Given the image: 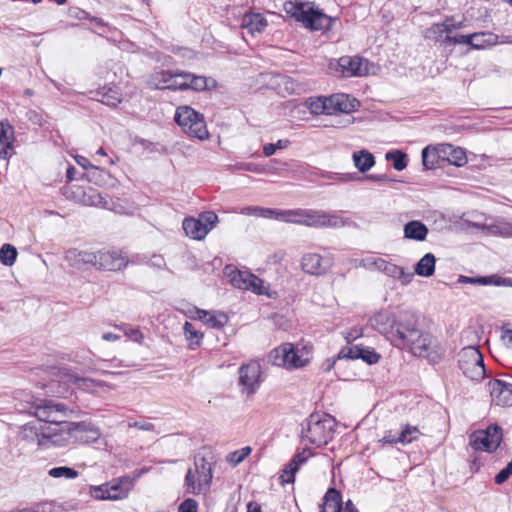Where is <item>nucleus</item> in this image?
Listing matches in <instances>:
<instances>
[{
	"instance_id": "473e14b6",
	"label": "nucleus",
	"mask_w": 512,
	"mask_h": 512,
	"mask_svg": "<svg viewBox=\"0 0 512 512\" xmlns=\"http://www.w3.org/2000/svg\"><path fill=\"white\" fill-rule=\"evenodd\" d=\"M343 505L342 494L336 488H329L324 497L321 512H340Z\"/></svg>"
},
{
	"instance_id": "4468645a",
	"label": "nucleus",
	"mask_w": 512,
	"mask_h": 512,
	"mask_svg": "<svg viewBox=\"0 0 512 512\" xmlns=\"http://www.w3.org/2000/svg\"><path fill=\"white\" fill-rule=\"evenodd\" d=\"M302 216L301 225L308 227L339 228L346 224V221L342 217L321 210L303 209Z\"/></svg>"
},
{
	"instance_id": "a19ab883",
	"label": "nucleus",
	"mask_w": 512,
	"mask_h": 512,
	"mask_svg": "<svg viewBox=\"0 0 512 512\" xmlns=\"http://www.w3.org/2000/svg\"><path fill=\"white\" fill-rule=\"evenodd\" d=\"M302 213V208L286 210L279 209L277 220L285 223L301 225V221L303 219Z\"/></svg>"
},
{
	"instance_id": "bf43d9fd",
	"label": "nucleus",
	"mask_w": 512,
	"mask_h": 512,
	"mask_svg": "<svg viewBox=\"0 0 512 512\" xmlns=\"http://www.w3.org/2000/svg\"><path fill=\"white\" fill-rule=\"evenodd\" d=\"M178 510H179V512H198L197 501L192 498L185 499L179 505Z\"/></svg>"
},
{
	"instance_id": "8fccbe9b",
	"label": "nucleus",
	"mask_w": 512,
	"mask_h": 512,
	"mask_svg": "<svg viewBox=\"0 0 512 512\" xmlns=\"http://www.w3.org/2000/svg\"><path fill=\"white\" fill-rule=\"evenodd\" d=\"M361 345L345 346L340 349L337 354V359H359V352H361Z\"/></svg>"
},
{
	"instance_id": "dca6fc26",
	"label": "nucleus",
	"mask_w": 512,
	"mask_h": 512,
	"mask_svg": "<svg viewBox=\"0 0 512 512\" xmlns=\"http://www.w3.org/2000/svg\"><path fill=\"white\" fill-rule=\"evenodd\" d=\"M72 443H93L100 438V430L90 421L68 422Z\"/></svg>"
},
{
	"instance_id": "6e6d98bb",
	"label": "nucleus",
	"mask_w": 512,
	"mask_h": 512,
	"mask_svg": "<svg viewBox=\"0 0 512 512\" xmlns=\"http://www.w3.org/2000/svg\"><path fill=\"white\" fill-rule=\"evenodd\" d=\"M468 280L470 282L480 283L483 285L493 284V285L500 286L505 283V279L498 277V276L481 277V278H477V279L469 278Z\"/></svg>"
},
{
	"instance_id": "13d9d810",
	"label": "nucleus",
	"mask_w": 512,
	"mask_h": 512,
	"mask_svg": "<svg viewBox=\"0 0 512 512\" xmlns=\"http://www.w3.org/2000/svg\"><path fill=\"white\" fill-rule=\"evenodd\" d=\"M362 336H363V329L359 328V327H353L343 333V337L348 344L352 343L353 341H355L356 339H358Z\"/></svg>"
},
{
	"instance_id": "c03bdc74",
	"label": "nucleus",
	"mask_w": 512,
	"mask_h": 512,
	"mask_svg": "<svg viewBox=\"0 0 512 512\" xmlns=\"http://www.w3.org/2000/svg\"><path fill=\"white\" fill-rule=\"evenodd\" d=\"M17 254V250L14 246L4 244L0 248V261L6 266H12L16 261Z\"/></svg>"
},
{
	"instance_id": "423d86ee",
	"label": "nucleus",
	"mask_w": 512,
	"mask_h": 512,
	"mask_svg": "<svg viewBox=\"0 0 512 512\" xmlns=\"http://www.w3.org/2000/svg\"><path fill=\"white\" fill-rule=\"evenodd\" d=\"M458 367L471 381L481 382L486 377L483 355L475 346H467L458 354Z\"/></svg>"
},
{
	"instance_id": "69168bd1",
	"label": "nucleus",
	"mask_w": 512,
	"mask_h": 512,
	"mask_svg": "<svg viewBox=\"0 0 512 512\" xmlns=\"http://www.w3.org/2000/svg\"><path fill=\"white\" fill-rule=\"evenodd\" d=\"M76 161H77V163H78L79 165H81V166H82L83 168H85V169L91 168V169H94V170H96V171H99V169H98L96 166L92 165V164L89 162V160H87L85 157H81V156H80V157H77V158H76ZM100 172H103V170H100Z\"/></svg>"
},
{
	"instance_id": "2f4dec72",
	"label": "nucleus",
	"mask_w": 512,
	"mask_h": 512,
	"mask_svg": "<svg viewBox=\"0 0 512 512\" xmlns=\"http://www.w3.org/2000/svg\"><path fill=\"white\" fill-rule=\"evenodd\" d=\"M475 35L471 44L472 50H485L498 43V35L490 31L474 32Z\"/></svg>"
},
{
	"instance_id": "58836bf2",
	"label": "nucleus",
	"mask_w": 512,
	"mask_h": 512,
	"mask_svg": "<svg viewBox=\"0 0 512 512\" xmlns=\"http://www.w3.org/2000/svg\"><path fill=\"white\" fill-rule=\"evenodd\" d=\"M183 330L189 349L195 350L201 346L204 334L198 331L192 323L185 322Z\"/></svg>"
},
{
	"instance_id": "5701e85b",
	"label": "nucleus",
	"mask_w": 512,
	"mask_h": 512,
	"mask_svg": "<svg viewBox=\"0 0 512 512\" xmlns=\"http://www.w3.org/2000/svg\"><path fill=\"white\" fill-rule=\"evenodd\" d=\"M306 437L309 442L320 447L326 445L333 437V431L326 421H311L308 425Z\"/></svg>"
},
{
	"instance_id": "a211bd4d",
	"label": "nucleus",
	"mask_w": 512,
	"mask_h": 512,
	"mask_svg": "<svg viewBox=\"0 0 512 512\" xmlns=\"http://www.w3.org/2000/svg\"><path fill=\"white\" fill-rule=\"evenodd\" d=\"M492 401L501 407L512 405V377L510 380L493 379L488 382Z\"/></svg>"
},
{
	"instance_id": "bb28decb",
	"label": "nucleus",
	"mask_w": 512,
	"mask_h": 512,
	"mask_svg": "<svg viewBox=\"0 0 512 512\" xmlns=\"http://www.w3.org/2000/svg\"><path fill=\"white\" fill-rule=\"evenodd\" d=\"M268 26L267 19L261 13H245L241 18L240 27L246 29L252 36L262 33Z\"/></svg>"
},
{
	"instance_id": "e2e57ef3",
	"label": "nucleus",
	"mask_w": 512,
	"mask_h": 512,
	"mask_svg": "<svg viewBox=\"0 0 512 512\" xmlns=\"http://www.w3.org/2000/svg\"><path fill=\"white\" fill-rule=\"evenodd\" d=\"M125 335L129 338H132L134 341L141 342L143 339V334L138 328H127L124 329Z\"/></svg>"
},
{
	"instance_id": "f704fd0d",
	"label": "nucleus",
	"mask_w": 512,
	"mask_h": 512,
	"mask_svg": "<svg viewBox=\"0 0 512 512\" xmlns=\"http://www.w3.org/2000/svg\"><path fill=\"white\" fill-rule=\"evenodd\" d=\"M355 167L362 173L367 172L375 165V157L368 150L354 152L352 155Z\"/></svg>"
},
{
	"instance_id": "b1692460",
	"label": "nucleus",
	"mask_w": 512,
	"mask_h": 512,
	"mask_svg": "<svg viewBox=\"0 0 512 512\" xmlns=\"http://www.w3.org/2000/svg\"><path fill=\"white\" fill-rule=\"evenodd\" d=\"M14 128L8 120L0 121V159L8 160L13 153Z\"/></svg>"
},
{
	"instance_id": "ea45409f",
	"label": "nucleus",
	"mask_w": 512,
	"mask_h": 512,
	"mask_svg": "<svg viewBox=\"0 0 512 512\" xmlns=\"http://www.w3.org/2000/svg\"><path fill=\"white\" fill-rule=\"evenodd\" d=\"M278 211L279 209L264 208L260 206H247L242 209L241 213L245 215H253L256 217L277 220Z\"/></svg>"
},
{
	"instance_id": "0e129e2a",
	"label": "nucleus",
	"mask_w": 512,
	"mask_h": 512,
	"mask_svg": "<svg viewBox=\"0 0 512 512\" xmlns=\"http://www.w3.org/2000/svg\"><path fill=\"white\" fill-rule=\"evenodd\" d=\"M499 233L505 237H512V223H502L498 226Z\"/></svg>"
},
{
	"instance_id": "052dcab7",
	"label": "nucleus",
	"mask_w": 512,
	"mask_h": 512,
	"mask_svg": "<svg viewBox=\"0 0 512 512\" xmlns=\"http://www.w3.org/2000/svg\"><path fill=\"white\" fill-rule=\"evenodd\" d=\"M90 494L93 498L97 500H105L102 497H99L100 495H106L108 494V488L107 483L99 485V486H91L90 487Z\"/></svg>"
},
{
	"instance_id": "f03ea898",
	"label": "nucleus",
	"mask_w": 512,
	"mask_h": 512,
	"mask_svg": "<svg viewBox=\"0 0 512 512\" xmlns=\"http://www.w3.org/2000/svg\"><path fill=\"white\" fill-rule=\"evenodd\" d=\"M283 10L288 17L311 31H328L337 20L309 1L287 0L283 4Z\"/></svg>"
},
{
	"instance_id": "7c9ffc66",
	"label": "nucleus",
	"mask_w": 512,
	"mask_h": 512,
	"mask_svg": "<svg viewBox=\"0 0 512 512\" xmlns=\"http://www.w3.org/2000/svg\"><path fill=\"white\" fill-rule=\"evenodd\" d=\"M182 227L186 235L194 240H203L209 233L205 224H202L198 218L194 217L185 218Z\"/></svg>"
},
{
	"instance_id": "e433bc0d",
	"label": "nucleus",
	"mask_w": 512,
	"mask_h": 512,
	"mask_svg": "<svg viewBox=\"0 0 512 512\" xmlns=\"http://www.w3.org/2000/svg\"><path fill=\"white\" fill-rule=\"evenodd\" d=\"M435 263V256L432 253H427L416 264L415 273L423 277L432 276L435 271Z\"/></svg>"
},
{
	"instance_id": "6ab92c4d",
	"label": "nucleus",
	"mask_w": 512,
	"mask_h": 512,
	"mask_svg": "<svg viewBox=\"0 0 512 512\" xmlns=\"http://www.w3.org/2000/svg\"><path fill=\"white\" fill-rule=\"evenodd\" d=\"M148 86L157 90H178V70H157L148 79Z\"/></svg>"
},
{
	"instance_id": "37998d69",
	"label": "nucleus",
	"mask_w": 512,
	"mask_h": 512,
	"mask_svg": "<svg viewBox=\"0 0 512 512\" xmlns=\"http://www.w3.org/2000/svg\"><path fill=\"white\" fill-rule=\"evenodd\" d=\"M252 452V448L250 446L242 447L241 449L230 452L226 456V461L231 466L235 467L240 464L245 458H247Z\"/></svg>"
},
{
	"instance_id": "1a4fd4ad",
	"label": "nucleus",
	"mask_w": 512,
	"mask_h": 512,
	"mask_svg": "<svg viewBox=\"0 0 512 512\" xmlns=\"http://www.w3.org/2000/svg\"><path fill=\"white\" fill-rule=\"evenodd\" d=\"M67 198L85 206L109 208V201L98 189L90 185L70 184L64 188Z\"/></svg>"
},
{
	"instance_id": "cd10ccee",
	"label": "nucleus",
	"mask_w": 512,
	"mask_h": 512,
	"mask_svg": "<svg viewBox=\"0 0 512 512\" xmlns=\"http://www.w3.org/2000/svg\"><path fill=\"white\" fill-rule=\"evenodd\" d=\"M442 158L443 164L446 162L457 167H462L467 163L465 150L449 143H442Z\"/></svg>"
},
{
	"instance_id": "3c124183",
	"label": "nucleus",
	"mask_w": 512,
	"mask_h": 512,
	"mask_svg": "<svg viewBox=\"0 0 512 512\" xmlns=\"http://www.w3.org/2000/svg\"><path fill=\"white\" fill-rule=\"evenodd\" d=\"M199 221H201V223L205 224V227L208 229V232H210L217 224L218 222V216L215 212L213 211H205V212H202L200 215H199Z\"/></svg>"
},
{
	"instance_id": "6e6552de",
	"label": "nucleus",
	"mask_w": 512,
	"mask_h": 512,
	"mask_svg": "<svg viewBox=\"0 0 512 512\" xmlns=\"http://www.w3.org/2000/svg\"><path fill=\"white\" fill-rule=\"evenodd\" d=\"M213 478L212 466L205 458L195 461V469H189L185 476L186 491L198 495L209 488Z\"/></svg>"
},
{
	"instance_id": "2eb2a0df",
	"label": "nucleus",
	"mask_w": 512,
	"mask_h": 512,
	"mask_svg": "<svg viewBox=\"0 0 512 512\" xmlns=\"http://www.w3.org/2000/svg\"><path fill=\"white\" fill-rule=\"evenodd\" d=\"M217 81L214 78L198 75L192 72L178 70V90L204 92L215 89Z\"/></svg>"
},
{
	"instance_id": "4d7b16f0",
	"label": "nucleus",
	"mask_w": 512,
	"mask_h": 512,
	"mask_svg": "<svg viewBox=\"0 0 512 512\" xmlns=\"http://www.w3.org/2000/svg\"><path fill=\"white\" fill-rule=\"evenodd\" d=\"M510 476H512V461L509 462L505 468L499 471L495 476L494 481L496 484L501 485L505 483Z\"/></svg>"
},
{
	"instance_id": "a18cd8bd",
	"label": "nucleus",
	"mask_w": 512,
	"mask_h": 512,
	"mask_svg": "<svg viewBox=\"0 0 512 512\" xmlns=\"http://www.w3.org/2000/svg\"><path fill=\"white\" fill-rule=\"evenodd\" d=\"M48 474L53 478L65 477L67 479H75L78 477L79 472L70 467L59 466L50 469Z\"/></svg>"
},
{
	"instance_id": "20e7f679",
	"label": "nucleus",
	"mask_w": 512,
	"mask_h": 512,
	"mask_svg": "<svg viewBox=\"0 0 512 512\" xmlns=\"http://www.w3.org/2000/svg\"><path fill=\"white\" fill-rule=\"evenodd\" d=\"M35 436L37 445L41 449H48L51 447H66L72 443L71 434L67 423L51 427V426H40L37 429L35 426L26 425L23 428L24 438Z\"/></svg>"
},
{
	"instance_id": "680f3d73",
	"label": "nucleus",
	"mask_w": 512,
	"mask_h": 512,
	"mask_svg": "<svg viewBox=\"0 0 512 512\" xmlns=\"http://www.w3.org/2000/svg\"><path fill=\"white\" fill-rule=\"evenodd\" d=\"M382 444H390V445H396L400 444L398 440V436L392 434L391 431L385 432L384 436L379 440Z\"/></svg>"
},
{
	"instance_id": "de8ad7c7",
	"label": "nucleus",
	"mask_w": 512,
	"mask_h": 512,
	"mask_svg": "<svg viewBox=\"0 0 512 512\" xmlns=\"http://www.w3.org/2000/svg\"><path fill=\"white\" fill-rule=\"evenodd\" d=\"M361 352H359V359L363 360L367 364H376L381 359V355L375 351L374 348L365 347L361 345Z\"/></svg>"
},
{
	"instance_id": "ddd939ff",
	"label": "nucleus",
	"mask_w": 512,
	"mask_h": 512,
	"mask_svg": "<svg viewBox=\"0 0 512 512\" xmlns=\"http://www.w3.org/2000/svg\"><path fill=\"white\" fill-rule=\"evenodd\" d=\"M71 412L64 404L55 403L52 400L44 401L35 407V416L43 422L61 426L65 423V418Z\"/></svg>"
},
{
	"instance_id": "603ef678",
	"label": "nucleus",
	"mask_w": 512,
	"mask_h": 512,
	"mask_svg": "<svg viewBox=\"0 0 512 512\" xmlns=\"http://www.w3.org/2000/svg\"><path fill=\"white\" fill-rule=\"evenodd\" d=\"M75 384L81 389L96 392L98 387H102L103 384L99 381L90 378H76Z\"/></svg>"
},
{
	"instance_id": "c85d7f7f",
	"label": "nucleus",
	"mask_w": 512,
	"mask_h": 512,
	"mask_svg": "<svg viewBox=\"0 0 512 512\" xmlns=\"http://www.w3.org/2000/svg\"><path fill=\"white\" fill-rule=\"evenodd\" d=\"M95 98L110 107H116L122 102V93L116 85H104L95 92Z\"/></svg>"
},
{
	"instance_id": "5fc2aeb1",
	"label": "nucleus",
	"mask_w": 512,
	"mask_h": 512,
	"mask_svg": "<svg viewBox=\"0 0 512 512\" xmlns=\"http://www.w3.org/2000/svg\"><path fill=\"white\" fill-rule=\"evenodd\" d=\"M296 472H297V470H294V468L291 467L290 464H288L283 469V471L279 477L280 483L282 485L294 483Z\"/></svg>"
},
{
	"instance_id": "79ce46f5",
	"label": "nucleus",
	"mask_w": 512,
	"mask_h": 512,
	"mask_svg": "<svg viewBox=\"0 0 512 512\" xmlns=\"http://www.w3.org/2000/svg\"><path fill=\"white\" fill-rule=\"evenodd\" d=\"M307 107L313 114H327L328 115V99L327 96L310 98L307 101Z\"/></svg>"
},
{
	"instance_id": "338daca9",
	"label": "nucleus",
	"mask_w": 512,
	"mask_h": 512,
	"mask_svg": "<svg viewBox=\"0 0 512 512\" xmlns=\"http://www.w3.org/2000/svg\"><path fill=\"white\" fill-rule=\"evenodd\" d=\"M340 512H359L356 508V506L353 504L351 500H348L345 505L341 506Z\"/></svg>"
},
{
	"instance_id": "f8f14e48",
	"label": "nucleus",
	"mask_w": 512,
	"mask_h": 512,
	"mask_svg": "<svg viewBox=\"0 0 512 512\" xmlns=\"http://www.w3.org/2000/svg\"><path fill=\"white\" fill-rule=\"evenodd\" d=\"M128 264V255L121 249L111 247L97 251L98 270L116 272L125 269Z\"/></svg>"
},
{
	"instance_id": "a878e982",
	"label": "nucleus",
	"mask_w": 512,
	"mask_h": 512,
	"mask_svg": "<svg viewBox=\"0 0 512 512\" xmlns=\"http://www.w3.org/2000/svg\"><path fill=\"white\" fill-rule=\"evenodd\" d=\"M131 480L129 477H120L107 483L108 494L100 495L104 499L120 500L128 496L131 489Z\"/></svg>"
},
{
	"instance_id": "49530a36",
	"label": "nucleus",
	"mask_w": 512,
	"mask_h": 512,
	"mask_svg": "<svg viewBox=\"0 0 512 512\" xmlns=\"http://www.w3.org/2000/svg\"><path fill=\"white\" fill-rule=\"evenodd\" d=\"M313 456V452L309 448H304L302 451L297 452L292 460L290 461V466L294 468V470H299V468L305 464L309 458Z\"/></svg>"
},
{
	"instance_id": "39448f33",
	"label": "nucleus",
	"mask_w": 512,
	"mask_h": 512,
	"mask_svg": "<svg viewBox=\"0 0 512 512\" xmlns=\"http://www.w3.org/2000/svg\"><path fill=\"white\" fill-rule=\"evenodd\" d=\"M175 122L181 127L182 131L190 137L199 140L209 138V131L205 117L200 112L190 106H179L175 112Z\"/></svg>"
},
{
	"instance_id": "4be33fe9",
	"label": "nucleus",
	"mask_w": 512,
	"mask_h": 512,
	"mask_svg": "<svg viewBox=\"0 0 512 512\" xmlns=\"http://www.w3.org/2000/svg\"><path fill=\"white\" fill-rule=\"evenodd\" d=\"M332 266V259L318 253H306L301 259V267L305 273L322 275Z\"/></svg>"
},
{
	"instance_id": "f257e3e1",
	"label": "nucleus",
	"mask_w": 512,
	"mask_h": 512,
	"mask_svg": "<svg viewBox=\"0 0 512 512\" xmlns=\"http://www.w3.org/2000/svg\"><path fill=\"white\" fill-rule=\"evenodd\" d=\"M374 325L394 346L406 348L430 363H439L444 357L438 339L428 332L420 331L413 317L397 318L394 314L379 313L374 317Z\"/></svg>"
},
{
	"instance_id": "9d476101",
	"label": "nucleus",
	"mask_w": 512,
	"mask_h": 512,
	"mask_svg": "<svg viewBox=\"0 0 512 512\" xmlns=\"http://www.w3.org/2000/svg\"><path fill=\"white\" fill-rule=\"evenodd\" d=\"M227 275L230 283L235 288L248 290L257 295L272 297V294L269 292V287L265 286L264 280L251 272L231 269Z\"/></svg>"
},
{
	"instance_id": "4c0bfd02",
	"label": "nucleus",
	"mask_w": 512,
	"mask_h": 512,
	"mask_svg": "<svg viewBox=\"0 0 512 512\" xmlns=\"http://www.w3.org/2000/svg\"><path fill=\"white\" fill-rule=\"evenodd\" d=\"M422 436V433L418 426L411 425L409 423L401 425L398 440L400 444L407 445L414 441H417Z\"/></svg>"
},
{
	"instance_id": "f3484780",
	"label": "nucleus",
	"mask_w": 512,
	"mask_h": 512,
	"mask_svg": "<svg viewBox=\"0 0 512 512\" xmlns=\"http://www.w3.org/2000/svg\"><path fill=\"white\" fill-rule=\"evenodd\" d=\"M187 316L193 320L203 322L207 327L212 329H221L225 327L229 321L228 316L224 312L207 311L192 306L188 309Z\"/></svg>"
},
{
	"instance_id": "aec40b11",
	"label": "nucleus",
	"mask_w": 512,
	"mask_h": 512,
	"mask_svg": "<svg viewBox=\"0 0 512 512\" xmlns=\"http://www.w3.org/2000/svg\"><path fill=\"white\" fill-rule=\"evenodd\" d=\"M328 99V115L337 113L349 114L356 111L359 107V101L348 94L336 93L327 96Z\"/></svg>"
},
{
	"instance_id": "c9c22d12",
	"label": "nucleus",
	"mask_w": 512,
	"mask_h": 512,
	"mask_svg": "<svg viewBox=\"0 0 512 512\" xmlns=\"http://www.w3.org/2000/svg\"><path fill=\"white\" fill-rule=\"evenodd\" d=\"M450 34L448 19L432 24L425 32V38L435 42H445V37Z\"/></svg>"
},
{
	"instance_id": "0eeeda50",
	"label": "nucleus",
	"mask_w": 512,
	"mask_h": 512,
	"mask_svg": "<svg viewBox=\"0 0 512 512\" xmlns=\"http://www.w3.org/2000/svg\"><path fill=\"white\" fill-rule=\"evenodd\" d=\"M503 440V430L498 424H490L485 429H478L469 435V445L478 452L493 453Z\"/></svg>"
},
{
	"instance_id": "774afa93",
	"label": "nucleus",
	"mask_w": 512,
	"mask_h": 512,
	"mask_svg": "<svg viewBox=\"0 0 512 512\" xmlns=\"http://www.w3.org/2000/svg\"><path fill=\"white\" fill-rule=\"evenodd\" d=\"M276 152V147L272 143L265 144L263 146V153L265 156H272Z\"/></svg>"
},
{
	"instance_id": "864d4df0",
	"label": "nucleus",
	"mask_w": 512,
	"mask_h": 512,
	"mask_svg": "<svg viewBox=\"0 0 512 512\" xmlns=\"http://www.w3.org/2000/svg\"><path fill=\"white\" fill-rule=\"evenodd\" d=\"M474 37H475V35H472V33L467 34V35H457V36H451V34H449L445 37V43H447L449 45L466 44L471 47Z\"/></svg>"
},
{
	"instance_id": "c756f323",
	"label": "nucleus",
	"mask_w": 512,
	"mask_h": 512,
	"mask_svg": "<svg viewBox=\"0 0 512 512\" xmlns=\"http://www.w3.org/2000/svg\"><path fill=\"white\" fill-rule=\"evenodd\" d=\"M422 163L426 169H435L443 166L442 143L426 146L422 150Z\"/></svg>"
},
{
	"instance_id": "09e8293b",
	"label": "nucleus",
	"mask_w": 512,
	"mask_h": 512,
	"mask_svg": "<svg viewBox=\"0 0 512 512\" xmlns=\"http://www.w3.org/2000/svg\"><path fill=\"white\" fill-rule=\"evenodd\" d=\"M387 159L393 161V167L397 171H402L407 167V155L402 151H395L387 154Z\"/></svg>"
},
{
	"instance_id": "9b49d317",
	"label": "nucleus",
	"mask_w": 512,
	"mask_h": 512,
	"mask_svg": "<svg viewBox=\"0 0 512 512\" xmlns=\"http://www.w3.org/2000/svg\"><path fill=\"white\" fill-rule=\"evenodd\" d=\"M262 370L258 361H250L238 369V383L241 393L251 396L259 389L261 384Z\"/></svg>"
},
{
	"instance_id": "7ed1b4c3",
	"label": "nucleus",
	"mask_w": 512,
	"mask_h": 512,
	"mask_svg": "<svg viewBox=\"0 0 512 512\" xmlns=\"http://www.w3.org/2000/svg\"><path fill=\"white\" fill-rule=\"evenodd\" d=\"M274 365L289 370L305 367L313 358V345L299 343H283L270 353Z\"/></svg>"
},
{
	"instance_id": "393cba45",
	"label": "nucleus",
	"mask_w": 512,
	"mask_h": 512,
	"mask_svg": "<svg viewBox=\"0 0 512 512\" xmlns=\"http://www.w3.org/2000/svg\"><path fill=\"white\" fill-rule=\"evenodd\" d=\"M66 260L70 266L77 269H81L87 265H91L97 269V251L70 249L67 251Z\"/></svg>"
},
{
	"instance_id": "412c9836",
	"label": "nucleus",
	"mask_w": 512,
	"mask_h": 512,
	"mask_svg": "<svg viewBox=\"0 0 512 512\" xmlns=\"http://www.w3.org/2000/svg\"><path fill=\"white\" fill-rule=\"evenodd\" d=\"M337 64L343 77H361L367 73V61L359 56H342Z\"/></svg>"
},
{
	"instance_id": "72a5a7b5",
	"label": "nucleus",
	"mask_w": 512,
	"mask_h": 512,
	"mask_svg": "<svg viewBox=\"0 0 512 512\" xmlns=\"http://www.w3.org/2000/svg\"><path fill=\"white\" fill-rule=\"evenodd\" d=\"M428 234V228L420 221H410L404 227V235L408 239L424 241Z\"/></svg>"
}]
</instances>
